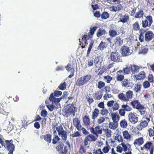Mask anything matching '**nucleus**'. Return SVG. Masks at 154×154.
Masks as SVG:
<instances>
[{"mask_svg":"<svg viewBox=\"0 0 154 154\" xmlns=\"http://www.w3.org/2000/svg\"><path fill=\"white\" fill-rule=\"evenodd\" d=\"M53 94L54 97H58L61 95L62 92L60 91L56 90L54 92V94Z\"/></svg>","mask_w":154,"mask_h":154,"instance_id":"680f3d73","label":"nucleus"},{"mask_svg":"<svg viewBox=\"0 0 154 154\" xmlns=\"http://www.w3.org/2000/svg\"><path fill=\"white\" fill-rule=\"evenodd\" d=\"M148 50V49L146 47H142L139 49L138 54H145L147 53Z\"/></svg>","mask_w":154,"mask_h":154,"instance_id":"393cba45","label":"nucleus"},{"mask_svg":"<svg viewBox=\"0 0 154 154\" xmlns=\"http://www.w3.org/2000/svg\"><path fill=\"white\" fill-rule=\"evenodd\" d=\"M131 72L132 74L137 73L141 68L139 66L135 65H131Z\"/></svg>","mask_w":154,"mask_h":154,"instance_id":"ddd939ff","label":"nucleus"},{"mask_svg":"<svg viewBox=\"0 0 154 154\" xmlns=\"http://www.w3.org/2000/svg\"><path fill=\"white\" fill-rule=\"evenodd\" d=\"M122 73L123 71L122 70H119L117 72L116 79L117 81H121L123 80L124 77Z\"/></svg>","mask_w":154,"mask_h":154,"instance_id":"4468645a","label":"nucleus"},{"mask_svg":"<svg viewBox=\"0 0 154 154\" xmlns=\"http://www.w3.org/2000/svg\"><path fill=\"white\" fill-rule=\"evenodd\" d=\"M88 141H95L97 139V137L91 134H89L86 137Z\"/></svg>","mask_w":154,"mask_h":154,"instance_id":"cd10ccee","label":"nucleus"},{"mask_svg":"<svg viewBox=\"0 0 154 154\" xmlns=\"http://www.w3.org/2000/svg\"><path fill=\"white\" fill-rule=\"evenodd\" d=\"M130 122L133 124H135L138 121V118L132 112H130L128 116Z\"/></svg>","mask_w":154,"mask_h":154,"instance_id":"423d86ee","label":"nucleus"},{"mask_svg":"<svg viewBox=\"0 0 154 154\" xmlns=\"http://www.w3.org/2000/svg\"><path fill=\"white\" fill-rule=\"evenodd\" d=\"M124 108H122V109H120L119 110V115L122 116H125V111Z\"/></svg>","mask_w":154,"mask_h":154,"instance_id":"0e129e2a","label":"nucleus"},{"mask_svg":"<svg viewBox=\"0 0 154 154\" xmlns=\"http://www.w3.org/2000/svg\"><path fill=\"white\" fill-rule=\"evenodd\" d=\"M63 147V145L61 144H59L56 147V149L60 153L64 154V152Z\"/></svg>","mask_w":154,"mask_h":154,"instance_id":"e433bc0d","label":"nucleus"},{"mask_svg":"<svg viewBox=\"0 0 154 154\" xmlns=\"http://www.w3.org/2000/svg\"><path fill=\"white\" fill-rule=\"evenodd\" d=\"M121 51L122 56L124 57L128 56L131 54L129 48L127 46H123L121 48Z\"/></svg>","mask_w":154,"mask_h":154,"instance_id":"39448f33","label":"nucleus"},{"mask_svg":"<svg viewBox=\"0 0 154 154\" xmlns=\"http://www.w3.org/2000/svg\"><path fill=\"white\" fill-rule=\"evenodd\" d=\"M118 127L117 123L115 122H109V127L110 128L115 130Z\"/></svg>","mask_w":154,"mask_h":154,"instance_id":"58836bf2","label":"nucleus"},{"mask_svg":"<svg viewBox=\"0 0 154 154\" xmlns=\"http://www.w3.org/2000/svg\"><path fill=\"white\" fill-rule=\"evenodd\" d=\"M123 135L124 138L127 140H130L131 138V135L129 134L127 131L125 130L123 131Z\"/></svg>","mask_w":154,"mask_h":154,"instance_id":"4be33fe9","label":"nucleus"},{"mask_svg":"<svg viewBox=\"0 0 154 154\" xmlns=\"http://www.w3.org/2000/svg\"><path fill=\"white\" fill-rule=\"evenodd\" d=\"M5 141L6 143V145L5 144V147L3 146L5 148H7L8 150L9 151L8 154H13V152L14 151L15 146L13 144V140H5Z\"/></svg>","mask_w":154,"mask_h":154,"instance_id":"7ed1b4c3","label":"nucleus"},{"mask_svg":"<svg viewBox=\"0 0 154 154\" xmlns=\"http://www.w3.org/2000/svg\"><path fill=\"white\" fill-rule=\"evenodd\" d=\"M101 18L102 19H106L109 17V14L106 12H104L101 15Z\"/></svg>","mask_w":154,"mask_h":154,"instance_id":"8fccbe9b","label":"nucleus"},{"mask_svg":"<svg viewBox=\"0 0 154 154\" xmlns=\"http://www.w3.org/2000/svg\"><path fill=\"white\" fill-rule=\"evenodd\" d=\"M137 80L143 79L145 77V74L144 71H141L137 75H134Z\"/></svg>","mask_w":154,"mask_h":154,"instance_id":"f3484780","label":"nucleus"},{"mask_svg":"<svg viewBox=\"0 0 154 154\" xmlns=\"http://www.w3.org/2000/svg\"><path fill=\"white\" fill-rule=\"evenodd\" d=\"M81 136L80 133L78 131H76L74 134L70 135V137L73 138L79 137Z\"/></svg>","mask_w":154,"mask_h":154,"instance_id":"13d9d810","label":"nucleus"},{"mask_svg":"<svg viewBox=\"0 0 154 154\" xmlns=\"http://www.w3.org/2000/svg\"><path fill=\"white\" fill-rule=\"evenodd\" d=\"M91 76L90 75H87L82 77L85 84L88 82L91 78Z\"/></svg>","mask_w":154,"mask_h":154,"instance_id":"a19ab883","label":"nucleus"},{"mask_svg":"<svg viewBox=\"0 0 154 154\" xmlns=\"http://www.w3.org/2000/svg\"><path fill=\"white\" fill-rule=\"evenodd\" d=\"M111 115L113 122L117 123L120 119V117L119 115L114 113L111 114Z\"/></svg>","mask_w":154,"mask_h":154,"instance_id":"bb28decb","label":"nucleus"},{"mask_svg":"<svg viewBox=\"0 0 154 154\" xmlns=\"http://www.w3.org/2000/svg\"><path fill=\"white\" fill-rule=\"evenodd\" d=\"M106 45L105 42H101L98 47L97 49L100 50H103L104 48H106Z\"/></svg>","mask_w":154,"mask_h":154,"instance_id":"2f4dec72","label":"nucleus"},{"mask_svg":"<svg viewBox=\"0 0 154 154\" xmlns=\"http://www.w3.org/2000/svg\"><path fill=\"white\" fill-rule=\"evenodd\" d=\"M105 32V31L104 29H99L97 33V36L98 37H99L103 34Z\"/></svg>","mask_w":154,"mask_h":154,"instance_id":"6e6d98bb","label":"nucleus"},{"mask_svg":"<svg viewBox=\"0 0 154 154\" xmlns=\"http://www.w3.org/2000/svg\"><path fill=\"white\" fill-rule=\"evenodd\" d=\"M122 85L123 87H128L130 86V82L127 79H125L121 82Z\"/></svg>","mask_w":154,"mask_h":154,"instance_id":"c85d7f7f","label":"nucleus"},{"mask_svg":"<svg viewBox=\"0 0 154 154\" xmlns=\"http://www.w3.org/2000/svg\"><path fill=\"white\" fill-rule=\"evenodd\" d=\"M62 99L60 98H56L54 96L53 93L51 94L49 99L51 103L47 105V107L51 111H52L54 109H57L60 106L59 102Z\"/></svg>","mask_w":154,"mask_h":154,"instance_id":"f257e3e1","label":"nucleus"},{"mask_svg":"<svg viewBox=\"0 0 154 154\" xmlns=\"http://www.w3.org/2000/svg\"><path fill=\"white\" fill-rule=\"evenodd\" d=\"M108 113V110L105 108H103L101 110L100 112V114L102 116H107Z\"/></svg>","mask_w":154,"mask_h":154,"instance_id":"052dcab7","label":"nucleus"},{"mask_svg":"<svg viewBox=\"0 0 154 154\" xmlns=\"http://www.w3.org/2000/svg\"><path fill=\"white\" fill-rule=\"evenodd\" d=\"M148 131L149 133V136L150 137L153 136V139L154 140V127H153V129L149 128Z\"/></svg>","mask_w":154,"mask_h":154,"instance_id":"864d4df0","label":"nucleus"},{"mask_svg":"<svg viewBox=\"0 0 154 154\" xmlns=\"http://www.w3.org/2000/svg\"><path fill=\"white\" fill-rule=\"evenodd\" d=\"M73 125L79 131H80L82 126L80 120L78 118H75L73 119Z\"/></svg>","mask_w":154,"mask_h":154,"instance_id":"9b49d317","label":"nucleus"},{"mask_svg":"<svg viewBox=\"0 0 154 154\" xmlns=\"http://www.w3.org/2000/svg\"><path fill=\"white\" fill-rule=\"evenodd\" d=\"M44 140L48 143H50L51 140V135L50 134H47L43 136Z\"/></svg>","mask_w":154,"mask_h":154,"instance_id":"a878e982","label":"nucleus"},{"mask_svg":"<svg viewBox=\"0 0 154 154\" xmlns=\"http://www.w3.org/2000/svg\"><path fill=\"white\" fill-rule=\"evenodd\" d=\"M137 109H138L141 115H144L145 113L146 109L143 106L141 105Z\"/></svg>","mask_w":154,"mask_h":154,"instance_id":"473e14b6","label":"nucleus"},{"mask_svg":"<svg viewBox=\"0 0 154 154\" xmlns=\"http://www.w3.org/2000/svg\"><path fill=\"white\" fill-rule=\"evenodd\" d=\"M150 85L149 82L147 81L144 82L143 85L144 88L145 89L148 88L150 87Z\"/></svg>","mask_w":154,"mask_h":154,"instance_id":"603ef678","label":"nucleus"},{"mask_svg":"<svg viewBox=\"0 0 154 154\" xmlns=\"http://www.w3.org/2000/svg\"><path fill=\"white\" fill-rule=\"evenodd\" d=\"M102 129L100 128V126L97 125L95 127L96 135L97 136V134H101L102 133Z\"/></svg>","mask_w":154,"mask_h":154,"instance_id":"ea45409f","label":"nucleus"},{"mask_svg":"<svg viewBox=\"0 0 154 154\" xmlns=\"http://www.w3.org/2000/svg\"><path fill=\"white\" fill-rule=\"evenodd\" d=\"M141 85L139 83H137L134 85L133 90L136 93H139L141 91Z\"/></svg>","mask_w":154,"mask_h":154,"instance_id":"412c9836","label":"nucleus"},{"mask_svg":"<svg viewBox=\"0 0 154 154\" xmlns=\"http://www.w3.org/2000/svg\"><path fill=\"white\" fill-rule=\"evenodd\" d=\"M119 108V104L117 103V102L115 101L112 108L113 110V111H116Z\"/></svg>","mask_w":154,"mask_h":154,"instance_id":"de8ad7c7","label":"nucleus"},{"mask_svg":"<svg viewBox=\"0 0 154 154\" xmlns=\"http://www.w3.org/2000/svg\"><path fill=\"white\" fill-rule=\"evenodd\" d=\"M131 65L129 66H127L126 67L123 69L124 73L125 74H128L130 70H131Z\"/></svg>","mask_w":154,"mask_h":154,"instance_id":"37998d69","label":"nucleus"},{"mask_svg":"<svg viewBox=\"0 0 154 154\" xmlns=\"http://www.w3.org/2000/svg\"><path fill=\"white\" fill-rule=\"evenodd\" d=\"M66 88V82H64L63 83H61L60 85H59L58 88L59 89L64 90H65Z\"/></svg>","mask_w":154,"mask_h":154,"instance_id":"09e8293b","label":"nucleus"},{"mask_svg":"<svg viewBox=\"0 0 154 154\" xmlns=\"http://www.w3.org/2000/svg\"><path fill=\"white\" fill-rule=\"evenodd\" d=\"M56 129L58 132L59 135L60 136V135L62 134L66 131L64 130L63 126L61 125L57 126L56 128Z\"/></svg>","mask_w":154,"mask_h":154,"instance_id":"6ab92c4d","label":"nucleus"},{"mask_svg":"<svg viewBox=\"0 0 154 154\" xmlns=\"http://www.w3.org/2000/svg\"><path fill=\"white\" fill-rule=\"evenodd\" d=\"M109 35L111 37L115 36L117 34V32L114 30H110L109 32Z\"/></svg>","mask_w":154,"mask_h":154,"instance_id":"bf43d9fd","label":"nucleus"},{"mask_svg":"<svg viewBox=\"0 0 154 154\" xmlns=\"http://www.w3.org/2000/svg\"><path fill=\"white\" fill-rule=\"evenodd\" d=\"M126 94L127 98H128V101L129 99H131L133 95V92L132 91L129 90L126 92Z\"/></svg>","mask_w":154,"mask_h":154,"instance_id":"79ce46f5","label":"nucleus"},{"mask_svg":"<svg viewBox=\"0 0 154 154\" xmlns=\"http://www.w3.org/2000/svg\"><path fill=\"white\" fill-rule=\"evenodd\" d=\"M47 115L48 112L45 109H43L41 113V115L42 117H45L47 116Z\"/></svg>","mask_w":154,"mask_h":154,"instance_id":"338daca9","label":"nucleus"},{"mask_svg":"<svg viewBox=\"0 0 154 154\" xmlns=\"http://www.w3.org/2000/svg\"><path fill=\"white\" fill-rule=\"evenodd\" d=\"M129 19V16L125 14L121 18H120L119 21L123 23H125L127 22Z\"/></svg>","mask_w":154,"mask_h":154,"instance_id":"f704fd0d","label":"nucleus"},{"mask_svg":"<svg viewBox=\"0 0 154 154\" xmlns=\"http://www.w3.org/2000/svg\"><path fill=\"white\" fill-rule=\"evenodd\" d=\"M121 145L123 148L124 151H126L127 150L128 151L130 150L131 148L130 145L128 144L127 145L126 144H125L124 143H122Z\"/></svg>","mask_w":154,"mask_h":154,"instance_id":"72a5a7b5","label":"nucleus"},{"mask_svg":"<svg viewBox=\"0 0 154 154\" xmlns=\"http://www.w3.org/2000/svg\"><path fill=\"white\" fill-rule=\"evenodd\" d=\"M153 22L152 18L151 16L149 15L145 17V19L142 21V26L146 28L150 27Z\"/></svg>","mask_w":154,"mask_h":154,"instance_id":"f03ea898","label":"nucleus"},{"mask_svg":"<svg viewBox=\"0 0 154 154\" xmlns=\"http://www.w3.org/2000/svg\"><path fill=\"white\" fill-rule=\"evenodd\" d=\"M85 84V83L82 77L78 79L76 82V85L79 86H82Z\"/></svg>","mask_w":154,"mask_h":154,"instance_id":"c756f323","label":"nucleus"},{"mask_svg":"<svg viewBox=\"0 0 154 154\" xmlns=\"http://www.w3.org/2000/svg\"><path fill=\"white\" fill-rule=\"evenodd\" d=\"M143 10L141 9H140L135 14L134 17L135 18L140 19L143 17Z\"/></svg>","mask_w":154,"mask_h":154,"instance_id":"2eb2a0df","label":"nucleus"},{"mask_svg":"<svg viewBox=\"0 0 154 154\" xmlns=\"http://www.w3.org/2000/svg\"><path fill=\"white\" fill-rule=\"evenodd\" d=\"M144 148L147 151L149 150L150 152L149 154H153V147L152 146V143L150 142H146L144 145Z\"/></svg>","mask_w":154,"mask_h":154,"instance_id":"0eeeda50","label":"nucleus"},{"mask_svg":"<svg viewBox=\"0 0 154 154\" xmlns=\"http://www.w3.org/2000/svg\"><path fill=\"white\" fill-rule=\"evenodd\" d=\"M120 125L123 128H126L128 125L127 122L125 119L122 120L120 122Z\"/></svg>","mask_w":154,"mask_h":154,"instance_id":"a18cd8bd","label":"nucleus"},{"mask_svg":"<svg viewBox=\"0 0 154 154\" xmlns=\"http://www.w3.org/2000/svg\"><path fill=\"white\" fill-rule=\"evenodd\" d=\"M131 104L132 105L133 107L136 109H137L141 105L140 104V103H139L138 100H134L132 101L131 103Z\"/></svg>","mask_w":154,"mask_h":154,"instance_id":"5701e85b","label":"nucleus"},{"mask_svg":"<svg viewBox=\"0 0 154 154\" xmlns=\"http://www.w3.org/2000/svg\"><path fill=\"white\" fill-rule=\"evenodd\" d=\"M104 79L105 82L107 83H109L110 81L112 79V78L108 75L105 76L104 77Z\"/></svg>","mask_w":154,"mask_h":154,"instance_id":"5fc2aeb1","label":"nucleus"},{"mask_svg":"<svg viewBox=\"0 0 154 154\" xmlns=\"http://www.w3.org/2000/svg\"><path fill=\"white\" fill-rule=\"evenodd\" d=\"M114 42L116 46H120L122 44L123 40L120 37H117L115 39Z\"/></svg>","mask_w":154,"mask_h":154,"instance_id":"dca6fc26","label":"nucleus"},{"mask_svg":"<svg viewBox=\"0 0 154 154\" xmlns=\"http://www.w3.org/2000/svg\"><path fill=\"white\" fill-rule=\"evenodd\" d=\"M115 102V101L113 100L109 101L107 103V105L108 107H111L113 106Z\"/></svg>","mask_w":154,"mask_h":154,"instance_id":"774afa93","label":"nucleus"},{"mask_svg":"<svg viewBox=\"0 0 154 154\" xmlns=\"http://www.w3.org/2000/svg\"><path fill=\"white\" fill-rule=\"evenodd\" d=\"M144 139L143 137H140L138 139H135L133 144L135 146H140L142 145L144 143Z\"/></svg>","mask_w":154,"mask_h":154,"instance_id":"f8f14e48","label":"nucleus"},{"mask_svg":"<svg viewBox=\"0 0 154 154\" xmlns=\"http://www.w3.org/2000/svg\"><path fill=\"white\" fill-rule=\"evenodd\" d=\"M83 122L84 124L86 126H89L90 124V121L89 117L85 116L83 119Z\"/></svg>","mask_w":154,"mask_h":154,"instance_id":"a211bd4d","label":"nucleus"},{"mask_svg":"<svg viewBox=\"0 0 154 154\" xmlns=\"http://www.w3.org/2000/svg\"><path fill=\"white\" fill-rule=\"evenodd\" d=\"M103 131L105 133L106 136L108 137H110L111 136V131L109 129H103Z\"/></svg>","mask_w":154,"mask_h":154,"instance_id":"c03bdc74","label":"nucleus"},{"mask_svg":"<svg viewBox=\"0 0 154 154\" xmlns=\"http://www.w3.org/2000/svg\"><path fill=\"white\" fill-rule=\"evenodd\" d=\"M60 140V138L57 135L55 136L54 138L52 140V143L53 144L57 143Z\"/></svg>","mask_w":154,"mask_h":154,"instance_id":"4d7b16f0","label":"nucleus"},{"mask_svg":"<svg viewBox=\"0 0 154 154\" xmlns=\"http://www.w3.org/2000/svg\"><path fill=\"white\" fill-rule=\"evenodd\" d=\"M102 94H100L99 92H96L93 96V97L95 100H99L102 97Z\"/></svg>","mask_w":154,"mask_h":154,"instance_id":"7c9ffc66","label":"nucleus"},{"mask_svg":"<svg viewBox=\"0 0 154 154\" xmlns=\"http://www.w3.org/2000/svg\"><path fill=\"white\" fill-rule=\"evenodd\" d=\"M111 60L114 62H122V57L117 51L112 52L110 56Z\"/></svg>","mask_w":154,"mask_h":154,"instance_id":"20e7f679","label":"nucleus"},{"mask_svg":"<svg viewBox=\"0 0 154 154\" xmlns=\"http://www.w3.org/2000/svg\"><path fill=\"white\" fill-rule=\"evenodd\" d=\"M118 97L121 100L123 101H127L128 98L126 97V94H124L123 93L120 94L118 95Z\"/></svg>","mask_w":154,"mask_h":154,"instance_id":"b1692460","label":"nucleus"},{"mask_svg":"<svg viewBox=\"0 0 154 154\" xmlns=\"http://www.w3.org/2000/svg\"><path fill=\"white\" fill-rule=\"evenodd\" d=\"M94 43V41L91 40L89 46L87 51V53L86 55V57H89L91 49L92 48L93 44Z\"/></svg>","mask_w":154,"mask_h":154,"instance_id":"c9c22d12","label":"nucleus"},{"mask_svg":"<svg viewBox=\"0 0 154 154\" xmlns=\"http://www.w3.org/2000/svg\"><path fill=\"white\" fill-rule=\"evenodd\" d=\"M105 121V118L104 117H100L97 119V122L99 124H100L103 123Z\"/></svg>","mask_w":154,"mask_h":154,"instance_id":"3c124183","label":"nucleus"},{"mask_svg":"<svg viewBox=\"0 0 154 154\" xmlns=\"http://www.w3.org/2000/svg\"><path fill=\"white\" fill-rule=\"evenodd\" d=\"M66 70L69 72H71L70 74L68 76L69 78L72 77L74 74V69L73 65L68 63L66 67Z\"/></svg>","mask_w":154,"mask_h":154,"instance_id":"1a4fd4ad","label":"nucleus"},{"mask_svg":"<svg viewBox=\"0 0 154 154\" xmlns=\"http://www.w3.org/2000/svg\"><path fill=\"white\" fill-rule=\"evenodd\" d=\"M146 120L142 121L140 124L137 126V129L141 130L143 128L146 127L148 125V122L150 121L149 118H146Z\"/></svg>","mask_w":154,"mask_h":154,"instance_id":"6e6552de","label":"nucleus"},{"mask_svg":"<svg viewBox=\"0 0 154 154\" xmlns=\"http://www.w3.org/2000/svg\"><path fill=\"white\" fill-rule=\"evenodd\" d=\"M121 107L122 108H124L125 111H130L132 109L131 107L127 104L122 105Z\"/></svg>","mask_w":154,"mask_h":154,"instance_id":"49530a36","label":"nucleus"},{"mask_svg":"<svg viewBox=\"0 0 154 154\" xmlns=\"http://www.w3.org/2000/svg\"><path fill=\"white\" fill-rule=\"evenodd\" d=\"M105 85V83L104 82L101 81H100L98 82L97 88L99 89H101L104 87Z\"/></svg>","mask_w":154,"mask_h":154,"instance_id":"e2e57ef3","label":"nucleus"},{"mask_svg":"<svg viewBox=\"0 0 154 154\" xmlns=\"http://www.w3.org/2000/svg\"><path fill=\"white\" fill-rule=\"evenodd\" d=\"M132 28L134 30L137 31L140 29V25L137 22H135L132 25Z\"/></svg>","mask_w":154,"mask_h":154,"instance_id":"4c0bfd02","label":"nucleus"},{"mask_svg":"<svg viewBox=\"0 0 154 154\" xmlns=\"http://www.w3.org/2000/svg\"><path fill=\"white\" fill-rule=\"evenodd\" d=\"M99 114V110L97 108H95L94 112H93L91 116V119L94 120L95 119L97 118Z\"/></svg>","mask_w":154,"mask_h":154,"instance_id":"aec40b11","label":"nucleus"},{"mask_svg":"<svg viewBox=\"0 0 154 154\" xmlns=\"http://www.w3.org/2000/svg\"><path fill=\"white\" fill-rule=\"evenodd\" d=\"M60 136L62 137V140L64 141H65L67 140V132L66 131L63 134H62L60 135Z\"/></svg>","mask_w":154,"mask_h":154,"instance_id":"69168bd1","label":"nucleus"},{"mask_svg":"<svg viewBox=\"0 0 154 154\" xmlns=\"http://www.w3.org/2000/svg\"><path fill=\"white\" fill-rule=\"evenodd\" d=\"M154 35L153 33L150 31L147 32L145 35V40L146 42L151 40L154 37Z\"/></svg>","mask_w":154,"mask_h":154,"instance_id":"9d476101","label":"nucleus"}]
</instances>
